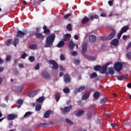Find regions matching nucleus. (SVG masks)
Here are the masks:
<instances>
[{"mask_svg": "<svg viewBox=\"0 0 131 131\" xmlns=\"http://www.w3.org/2000/svg\"><path fill=\"white\" fill-rule=\"evenodd\" d=\"M11 59H12V56H11V55H9L6 56V60L8 62L9 61H11Z\"/></svg>", "mask_w": 131, "mask_h": 131, "instance_id": "de8ad7c7", "label": "nucleus"}, {"mask_svg": "<svg viewBox=\"0 0 131 131\" xmlns=\"http://www.w3.org/2000/svg\"><path fill=\"white\" fill-rule=\"evenodd\" d=\"M108 4L109 5V6H110L111 7H112V6H113V1H109L108 2Z\"/></svg>", "mask_w": 131, "mask_h": 131, "instance_id": "052dcab7", "label": "nucleus"}, {"mask_svg": "<svg viewBox=\"0 0 131 131\" xmlns=\"http://www.w3.org/2000/svg\"><path fill=\"white\" fill-rule=\"evenodd\" d=\"M71 37V34L69 33L66 34L64 36V38L63 39V40H64V41H67L68 40H69V39H70Z\"/></svg>", "mask_w": 131, "mask_h": 131, "instance_id": "aec40b11", "label": "nucleus"}, {"mask_svg": "<svg viewBox=\"0 0 131 131\" xmlns=\"http://www.w3.org/2000/svg\"><path fill=\"white\" fill-rule=\"evenodd\" d=\"M19 38H16L13 41V46H14V47H17V45L19 43Z\"/></svg>", "mask_w": 131, "mask_h": 131, "instance_id": "f704fd0d", "label": "nucleus"}, {"mask_svg": "<svg viewBox=\"0 0 131 131\" xmlns=\"http://www.w3.org/2000/svg\"><path fill=\"white\" fill-rule=\"evenodd\" d=\"M128 76V75H127L126 76L122 75L121 76H117V80L121 81V80H122V79H126V78H127Z\"/></svg>", "mask_w": 131, "mask_h": 131, "instance_id": "393cba45", "label": "nucleus"}, {"mask_svg": "<svg viewBox=\"0 0 131 131\" xmlns=\"http://www.w3.org/2000/svg\"><path fill=\"white\" fill-rule=\"evenodd\" d=\"M72 109V105H70L69 106L64 107L63 110L62 111L63 113H68Z\"/></svg>", "mask_w": 131, "mask_h": 131, "instance_id": "dca6fc26", "label": "nucleus"}, {"mask_svg": "<svg viewBox=\"0 0 131 131\" xmlns=\"http://www.w3.org/2000/svg\"><path fill=\"white\" fill-rule=\"evenodd\" d=\"M67 29L68 31H72V27L70 24H69L67 26Z\"/></svg>", "mask_w": 131, "mask_h": 131, "instance_id": "79ce46f5", "label": "nucleus"}, {"mask_svg": "<svg viewBox=\"0 0 131 131\" xmlns=\"http://www.w3.org/2000/svg\"><path fill=\"white\" fill-rule=\"evenodd\" d=\"M86 51H88V44L86 42H84L82 45V50L81 53L82 55L84 56L85 55V53H86Z\"/></svg>", "mask_w": 131, "mask_h": 131, "instance_id": "20e7f679", "label": "nucleus"}, {"mask_svg": "<svg viewBox=\"0 0 131 131\" xmlns=\"http://www.w3.org/2000/svg\"><path fill=\"white\" fill-rule=\"evenodd\" d=\"M41 109V104H37L35 107V111H37V112H38V111H40Z\"/></svg>", "mask_w": 131, "mask_h": 131, "instance_id": "e433bc0d", "label": "nucleus"}, {"mask_svg": "<svg viewBox=\"0 0 131 131\" xmlns=\"http://www.w3.org/2000/svg\"><path fill=\"white\" fill-rule=\"evenodd\" d=\"M129 38H130V35H123V40H127V39H129Z\"/></svg>", "mask_w": 131, "mask_h": 131, "instance_id": "37998d69", "label": "nucleus"}, {"mask_svg": "<svg viewBox=\"0 0 131 131\" xmlns=\"http://www.w3.org/2000/svg\"><path fill=\"white\" fill-rule=\"evenodd\" d=\"M90 97V93H85L82 97V100H88Z\"/></svg>", "mask_w": 131, "mask_h": 131, "instance_id": "bb28decb", "label": "nucleus"}, {"mask_svg": "<svg viewBox=\"0 0 131 131\" xmlns=\"http://www.w3.org/2000/svg\"><path fill=\"white\" fill-rule=\"evenodd\" d=\"M88 22H90V18H88V17L86 16H85L81 20L82 24H86V23H88Z\"/></svg>", "mask_w": 131, "mask_h": 131, "instance_id": "412c9836", "label": "nucleus"}, {"mask_svg": "<svg viewBox=\"0 0 131 131\" xmlns=\"http://www.w3.org/2000/svg\"><path fill=\"white\" fill-rule=\"evenodd\" d=\"M58 68L60 69V71H64L65 69L62 67V66H58Z\"/></svg>", "mask_w": 131, "mask_h": 131, "instance_id": "13d9d810", "label": "nucleus"}, {"mask_svg": "<svg viewBox=\"0 0 131 131\" xmlns=\"http://www.w3.org/2000/svg\"><path fill=\"white\" fill-rule=\"evenodd\" d=\"M128 29H129V26H125L121 28L120 31L122 32L123 33H124L126 32V31H127Z\"/></svg>", "mask_w": 131, "mask_h": 131, "instance_id": "6ab92c4d", "label": "nucleus"}, {"mask_svg": "<svg viewBox=\"0 0 131 131\" xmlns=\"http://www.w3.org/2000/svg\"><path fill=\"white\" fill-rule=\"evenodd\" d=\"M119 43V40L117 38L113 39L111 42V46H114V47H117V46H118Z\"/></svg>", "mask_w": 131, "mask_h": 131, "instance_id": "9b49d317", "label": "nucleus"}, {"mask_svg": "<svg viewBox=\"0 0 131 131\" xmlns=\"http://www.w3.org/2000/svg\"><path fill=\"white\" fill-rule=\"evenodd\" d=\"M107 102V98L106 97H104L100 100V104H105Z\"/></svg>", "mask_w": 131, "mask_h": 131, "instance_id": "a19ab883", "label": "nucleus"}, {"mask_svg": "<svg viewBox=\"0 0 131 131\" xmlns=\"http://www.w3.org/2000/svg\"><path fill=\"white\" fill-rule=\"evenodd\" d=\"M63 79L66 83H69L71 81V78L69 75L66 74L63 75Z\"/></svg>", "mask_w": 131, "mask_h": 131, "instance_id": "6e6552de", "label": "nucleus"}, {"mask_svg": "<svg viewBox=\"0 0 131 131\" xmlns=\"http://www.w3.org/2000/svg\"><path fill=\"white\" fill-rule=\"evenodd\" d=\"M13 91L16 93H22V91H23V88L21 86L13 87Z\"/></svg>", "mask_w": 131, "mask_h": 131, "instance_id": "ddd939ff", "label": "nucleus"}, {"mask_svg": "<svg viewBox=\"0 0 131 131\" xmlns=\"http://www.w3.org/2000/svg\"><path fill=\"white\" fill-rule=\"evenodd\" d=\"M55 37L56 35L55 34V33L49 35L46 38L45 48H51V47H53V43H54Z\"/></svg>", "mask_w": 131, "mask_h": 131, "instance_id": "f257e3e1", "label": "nucleus"}, {"mask_svg": "<svg viewBox=\"0 0 131 131\" xmlns=\"http://www.w3.org/2000/svg\"><path fill=\"white\" fill-rule=\"evenodd\" d=\"M74 38L75 39H76V40H78V35H75L74 36Z\"/></svg>", "mask_w": 131, "mask_h": 131, "instance_id": "338daca9", "label": "nucleus"}, {"mask_svg": "<svg viewBox=\"0 0 131 131\" xmlns=\"http://www.w3.org/2000/svg\"><path fill=\"white\" fill-rule=\"evenodd\" d=\"M30 115H31V112H28L25 113L24 116V118H27V117H29Z\"/></svg>", "mask_w": 131, "mask_h": 131, "instance_id": "ea45409f", "label": "nucleus"}, {"mask_svg": "<svg viewBox=\"0 0 131 131\" xmlns=\"http://www.w3.org/2000/svg\"><path fill=\"white\" fill-rule=\"evenodd\" d=\"M115 34H116V31H115L114 29H113L110 34L107 36V40H111V39H112V38L115 36Z\"/></svg>", "mask_w": 131, "mask_h": 131, "instance_id": "423d86ee", "label": "nucleus"}, {"mask_svg": "<svg viewBox=\"0 0 131 131\" xmlns=\"http://www.w3.org/2000/svg\"><path fill=\"white\" fill-rule=\"evenodd\" d=\"M27 34V31L22 32V31L18 30L16 34V37L22 38L24 37L25 35Z\"/></svg>", "mask_w": 131, "mask_h": 131, "instance_id": "39448f33", "label": "nucleus"}, {"mask_svg": "<svg viewBox=\"0 0 131 131\" xmlns=\"http://www.w3.org/2000/svg\"><path fill=\"white\" fill-rule=\"evenodd\" d=\"M94 18L95 19H99V15H97V14H95L94 16Z\"/></svg>", "mask_w": 131, "mask_h": 131, "instance_id": "774afa93", "label": "nucleus"}, {"mask_svg": "<svg viewBox=\"0 0 131 131\" xmlns=\"http://www.w3.org/2000/svg\"><path fill=\"white\" fill-rule=\"evenodd\" d=\"M75 46L76 47V49H78V46L77 45V44L76 45L74 42H73V40L70 41L69 43V48L70 51H72L73 50V48H74Z\"/></svg>", "mask_w": 131, "mask_h": 131, "instance_id": "0eeeda50", "label": "nucleus"}, {"mask_svg": "<svg viewBox=\"0 0 131 131\" xmlns=\"http://www.w3.org/2000/svg\"><path fill=\"white\" fill-rule=\"evenodd\" d=\"M97 76H98V74H97L96 72L90 75V77L91 79H93V78L97 77Z\"/></svg>", "mask_w": 131, "mask_h": 131, "instance_id": "c9c22d12", "label": "nucleus"}, {"mask_svg": "<svg viewBox=\"0 0 131 131\" xmlns=\"http://www.w3.org/2000/svg\"><path fill=\"white\" fill-rule=\"evenodd\" d=\"M89 18L91 20V21H94V19H95L94 15L91 14L89 15Z\"/></svg>", "mask_w": 131, "mask_h": 131, "instance_id": "3c124183", "label": "nucleus"}, {"mask_svg": "<svg viewBox=\"0 0 131 131\" xmlns=\"http://www.w3.org/2000/svg\"><path fill=\"white\" fill-rule=\"evenodd\" d=\"M29 61H30V62H34L35 61V58L33 56H30L29 57Z\"/></svg>", "mask_w": 131, "mask_h": 131, "instance_id": "a18cd8bd", "label": "nucleus"}, {"mask_svg": "<svg viewBox=\"0 0 131 131\" xmlns=\"http://www.w3.org/2000/svg\"><path fill=\"white\" fill-rule=\"evenodd\" d=\"M50 65H52V68L54 70H58V65L57 62L54 60H50L49 61Z\"/></svg>", "mask_w": 131, "mask_h": 131, "instance_id": "7ed1b4c3", "label": "nucleus"}, {"mask_svg": "<svg viewBox=\"0 0 131 131\" xmlns=\"http://www.w3.org/2000/svg\"><path fill=\"white\" fill-rule=\"evenodd\" d=\"M34 34L38 39H43L45 36L40 33H34Z\"/></svg>", "mask_w": 131, "mask_h": 131, "instance_id": "2eb2a0df", "label": "nucleus"}, {"mask_svg": "<svg viewBox=\"0 0 131 131\" xmlns=\"http://www.w3.org/2000/svg\"><path fill=\"white\" fill-rule=\"evenodd\" d=\"M37 95V91H33L28 94V96L30 97V98H33V97H35V96H36Z\"/></svg>", "mask_w": 131, "mask_h": 131, "instance_id": "a211bd4d", "label": "nucleus"}, {"mask_svg": "<svg viewBox=\"0 0 131 131\" xmlns=\"http://www.w3.org/2000/svg\"><path fill=\"white\" fill-rule=\"evenodd\" d=\"M16 103L17 104H18V105H17V107H18V108H20L21 105L23 104V100L18 99L16 101Z\"/></svg>", "mask_w": 131, "mask_h": 131, "instance_id": "c756f323", "label": "nucleus"}, {"mask_svg": "<svg viewBox=\"0 0 131 131\" xmlns=\"http://www.w3.org/2000/svg\"><path fill=\"white\" fill-rule=\"evenodd\" d=\"M84 114V111L81 110L78 111L76 114V116L77 117H80V116H81L82 115H83Z\"/></svg>", "mask_w": 131, "mask_h": 131, "instance_id": "a878e982", "label": "nucleus"}, {"mask_svg": "<svg viewBox=\"0 0 131 131\" xmlns=\"http://www.w3.org/2000/svg\"><path fill=\"white\" fill-rule=\"evenodd\" d=\"M107 68H108L107 67V66H103V67L101 66V70H100L101 71V73H102V74H106V75H109V74L108 73H107Z\"/></svg>", "mask_w": 131, "mask_h": 131, "instance_id": "1a4fd4ad", "label": "nucleus"}, {"mask_svg": "<svg viewBox=\"0 0 131 131\" xmlns=\"http://www.w3.org/2000/svg\"><path fill=\"white\" fill-rule=\"evenodd\" d=\"M37 48V46H36V45L35 44H33L29 46V49L30 50H36Z\"/></svg>", "mask_w": 131, "mask_h": 131, "instance_id": "58836bf2", "label": "nucleus"}, {"mask_svg": "<svg viewBox=\"0 0 131 131\" xmlns=\"http://www.w3.org/2000/svg\"><path fill=\"white\" fill-rule=\"evenodd\" d=\"M95 71H100L102 70V66H96L94 67Z\"/></svg>", "mask_w": 131, "mask_h": 131, "instance_id": "2f4dec72", "label": "nucleus"}, {"mask_svg": "<svg viewBox=\"0 0 131 131\" xmlns=\"http://www.w3.org/2000/svg\"><path fill=\"white\" fill-rule=\"evenodd\" d=\"M108 73L111 74V75H113L114 74V71L112 68H108Z\"/></svg>", "mask_w": 131, "mask_h": 131, "instance_id": "4c0bfd02", "label": "nucleus"}, {"mask_svg": "<svg viewBox=\"0 0 131 131\" xmlns=\"http://www.w3.org/2000/svg\"><path fill=\"white\" fill-rule=\"evenodd\" d=\"M35 70H38L39 69V64L37 63L36 66L35 67Z\"/></svg>", "mask_w": 131, "mask_h": 131, "instance_id": "e2e57ef3", "label": "nucleus"}, {"mask_svg": "<svg viewBox=\"0 0 131 131\" xmlns=\"http://www.w3.org/2000/svg\"><path fill=\"white\" fill-rule=\"evenodd\" d=\"M7 118L8 120H14V119L17 118V115L13 114H9L7 116Z\"/></svg>", "mask_w": 131, "mask_h": 131, "instance_id": "4468645a", "label": "nucleus"}, {"mask_svg": "<svg viewBox=\"0 0 131 131\" xmlns=\"http://www.w3.org/2000/svg\"><path fill=\"white\" fill-rule=\"evenodd\" d=\"M123 33L121 31H120L119 33H118L117 34V38L118 39H120V37H121V35H122V34Z\"/></svg>", "mask_w": 131, "mask_h": 131, "instance_id": "603ef678", "label": "nucleus"}, {"mask_svg": "<svg viewBox=\"0 0 131 131\" xmlns=\"http://www.w3.org/2000/svg\"><path fill=\"white\" fill-rule=\"evenodd\" d=\"M126 57L127 59L129 60H130L131 59V52H128L126 54Z\"/></svg>", "mask_w": 131, "mask_h": 131, "instance_id": "8fccbe9b", "label": "nucleus"}, {"mask_svg": "<svg viewBox=\"0 0 131 131\" xmlns=\"http://www.w3.org/2000/svg\"><path fill=\"white\" fill-rule=\"evenodd\" d=\"M40 28H36V32L35 33H39Z\"/></svg>", "mask_w": 131, "mask_h": 131, "instance_id": "0e129e2a", "label": "nucleus"}, {"mask_svg": "<svg viewBox=\"0 0 131 131\" xmlns=\"http://www.w3.org/2000/svg\"><path fill=\"white\" fill-rule=\"evenodd\" d=\"M45 99V97L44 96H41L40 97H39V98H38L36 100L37 102H38V103H42V102H43V100Z\"/></svg>", "mask_w": 131, "mask_h": 131, "instance_id": "72a5a7b5", "label": "nucleus"}, {"mask_svg": "<svg viewBox=\"0 0 131 131\" xmlns=\"http://www.w3.org/2000/svg\"><path fill=\"white\" fill-rule=\"evenodd\" d=\"M12 42V39H8L6 41V46H10Z\"/></svg>", "mask_w": 131, "mask_h": 131, "instance_id": "09e8293b", "label": "nucleus"}, {"mask_svg": "<svg viewBox=\"0 0 131 131\" xmlns=\"http://www.w3.org/2000/svg\"><path fill=\"white\" fill-rule=\"evenodd\" d=\"M71 55H72V56H77V52L73 51Z\"/></svg>", "mask_w": 131, "mask_h": 131, "instance_id": "680f3d73", "label": "nucleus"}, {"mask_svg": "<svg viewBox=\"0 0 131 131\" xmlns=\"http://www.w3.org/2000/svg\"><path fill=\"white\" fill-rule=\"evenodd\" d=\"M66 121L67 123H68V124H70V125H73V122H72V121L69 120V119H68V118L66 119Z\"/></svg>", "mask_w": 131, "mask_h": 131, "instance_id": "c03bdc74", "label": "nucleus"}, {"mask_svg": "<svg viewBox=\"0 0 131 131\" xmlns=\"http://www.w3.org/2000/svg\"><path fill=\"white\" fill-rule=\"evenodd\" d=\"M28 55L26 54V53H25L21 55V59H26V57H27Z\"/></svg>", "mask_w": 131, "mask_h": 131, "instance_id": "5fc2aeb1", "label": "nucleus"}, {"mask_svg": "<svg viewBox=\"0 0 131 131\" xmlns=\"http://www.w3.org/2000/svg\"><path fill=\"white\" fill-rule=\"evenodd\" d=\"M71 15V13H68L67 15H64L63 17L64 19H68V18H69V17H70Z\"/></svg>", "mask_w": 131, "mask_h": 131, "instance_id": "6e6d98bb", "label": "nucleus"}, {"mask_svg": "<svg viewBox=\"0 0 131 131\" xmlns=\"http://www.w3.org/2000/svg\"><path fill=\"white\" fill-rule=\"evenodd\" d=\"M114 68L117 72H120V71L122 70V68H123V65H122L121 62H117L114 64Z\"/></svg>", "mask_w": 131, "mask_h": 131, "instance_id": "f03ea898", "label": "nucleus"}, {"mask_svg": "<svg viewBox=\"0 0 131 131\" xmlns=\"http://www.w3.org/2000/svg\"><path fill=\"white\" fill-rule=\"evenodd\" d=\"M85 89V86L84 85L80 86L79 88H77L75 90L74 93L75 94L77 93H80V92H82L83 91H84Z\"/></svg>", "mask_w": 131, "mask_h": 131, "instance_id": "f8f14e48", "label": "nucleus"}, {"mask_svg": "<svg viewBox=\"0 0 131 131\" xmlns=\"http://www.w3.org/2000/svg\"><path fill=\"white\" fill-rule=\"evenodd\" d=\"M83 57L84 58H85V59H86L87 60H88V61H96V57L95 56H90L85 54Z\"/></svg>", "mask_w": 131, "mask_h": 131, "instance_id": "9d476101", "label": "nucleus"}, {"mask_svg": "<svg viewBox=\"0 0 131 131\" xmlns=\"http://www.w3.org/2000/svg\"><path fill=\"white\" fill-rule=\"evenodd\" d=\"M96 39H97V37H96L95 35H91L89 36V40H90L91 42H95Z\"/></svg>", "mask_w": 131, "mask_h": 131, "instance_id": "4be33fe9", "label": "nucleus"}, {"mask_svg": "<svg viewBox=\"0 0 131 131\" xmlns=\"http://www.w3.org/2000/svg\"><path fill=\"white\" fill-rule=\"evenodd\" d=\"M43 29L44 30L43 33H45V34H50L51 33V31H50V29H47V26L43 27Z\"/></svg>", "mask_w": 131, "mask_h": 131, "instance_id": "b1692460", "label": "nucleus"}, {"mask_svg": "<svg viewBox=\"0 0 131 131\" xmlns=\"http://www.w3.org/2000/svg\"><path fill=\"white\" fill-rule=\"evenodd\" d=\"M87 118L88 119H91V118H92V113H89L88 114Z\"/></svg>", "mask_w": 131, "mask_h": 131, "instance_id": "4d7b16f0", "label": "nucleus"}, {"mask_svg": "<svg viewBox=\"0 0 131 131\" xmlns=\"http://www.w3.org/2000/svg\"><path fill=\"white\" fill-rule=\"evenodd\" d=\"M60 60L61 61H64L65 60V56L63 55H60Z\"/></svg>", "mask_w": 131, "mask_h": 131, "instance_id": "bf43d9fd", "label": "nucleus"}, {"mask_svg": "<svg viewBox=\"0 0 131 131\" xmlns=\"http://www.w3.org/2000/svg\"><path fill=\"white\" fill-rule=\"evenodd\" d=\"M42 76L44 78H49L50 77V74L48 73L46 71H43L42 73Z\"/></svg>", "mask_w": 131, "mask_h": 131, "instance_id": "c85d7f7f", "label": "nucleus"}, {"mask_svg": "<svg viewBox=\"0 0 131 131\" xmlns=\"http://www.w3.org/2000/svg\"><path fill=\"white\" fill-rule=\"evenodd\" d=\"M61 97V94L60 93H57L55 94V100L56 102H59V100H60V98Z\"/></svg>", "mask_w": 131, "mask_h": 131, "instance_id": "7c9ffc66", "label": "nucleus"}, {"mask_svg": "<svg viewBox=\"0 0 131 131\" xmlns=\"http://www.w3.org/2000/svg\"><path fill=\"white\" fill-rule=\"evenodd\" d=\"M64 45H65V42H64V41L61 40L57 45L56 47H57V48H63V47H64Z\"/></svg>", "mask_w": 131, "mask_h": 131, "instance_id": "5701e85b", "label": "nucleus"}, {"mask_svg": "<svg viewBox=\"0 0 131 131\" xmlns=\"http://www.w3.org/2000/svg\"><path fill=\"white\" fill-rule=\"evenodd\" d=\"M18 67H19V68H24V65L22 63L19 64Z\"/></svg>", "mask_w": 131, "mask_h": 131, "instance_id": "69168bd1", "label": "nucleus"}, {"mask_svg": "<svg viewBox=\"0 0 131 131\" xmlns=\"http://www.w3.org/2000/svg\"><path fill=\"white\" fill-rule=\"evenodd\" d=\"M100 92L98 91L95 92L94 94V99L98 100V99H99V97H100Z\"/></svg>", "mask_w": 131, "mask_h": 131, "instance_id": "cd10ccee", "label": "nucleus"}, {"mask_svg": "<svg viewBox=\"0 0 131 131\" xmlns=\"http://www.w3.org/2000/svg\"><path fill=\"white\" fill-rule=\"evenodd\" d=\"M100 40H102L103 41L105 40H108V39H107V36H105L100 37Z\"/></svg>", "mask_w": 131, "mask_h": 131, "instance_id": "49530a36", "label": "nucleus"}, {"mask_svg": "<svg viewBox=\"0 0 131 131\" xmlns=\"http://www.w3.org/2000/svg\"><path fill=\"white\" fill-rule=\"evenodd\" d=\"M63 92L64 94H66V95H67L70 93V89H69V88H64L63 90Z\"/></svg>", "mask_w": 131, "mask_h": 131, "instance_id": "473e14b6", "label": "nucleus"}, {"mask_svg": "<svg viewBox=\"0 0 131 131\" xmlns=\"http://www.w3.org/2000/svg\"><path fill=\"white\" fill-rule=\"evenodd\" d=\"M53 113V111L52 110H49L47 111L43 117L44 118H49L50 117V115Z\"/></svg>", "mask_w": 131, "mask_h": 131, "instance_id": "f3484780", "label": "nucleus"}, {"mask_svg": "<svg viewBox=\"0 0 131 131\" xmlns=\"http://www.w3.org/2000/svg\"><path fill=\"white\" fill-rule=\"evenodd\" d=\"M74 62L76 65H79V63H80V61L78 59H75Z\"/></svg>", "mask_w": 131, "mask_h": 131, "instance_id": "864d4df0", "label": "nucleus"}]
</instances>
